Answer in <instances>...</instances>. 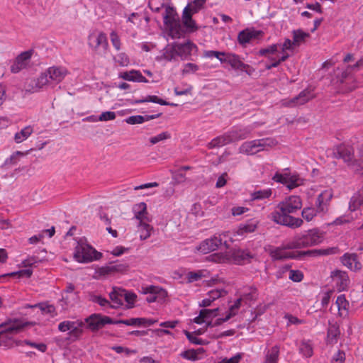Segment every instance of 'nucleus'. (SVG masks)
<instances>
[{"instance_id": "37", "label": "nucleus", "mask_w": 363, "mask_h": 363, "mask_svg": "<svg viewBox=\"0 0 363 363\" xmlns=\"http://www.w3.org/2000/svg\"><path fill=\"white\" fill-rule=\"evenodd\" d=\"M29 152L28 151L26 152H21V151H16L14 152L9 157L6 158L3 164V166H9V165H16L18 163L21 158L23 157L26 156Z\"/></svg>"}, {"instance_id": "28", "label": "nucleus", "mask_w": 363, "mask_h": 363, "mask_svg": "<svg viewBox=\"0 0 363 363\" xmlns=\"http://www.w3.org/2000/svg\"><path fill=\"white\" fill-rule=\"evenodd\" d=\"M225 63L229 64L233 68L243 70L247 65L244 64L238 55L229 52H225Z\"/></svg>"}, {"instance_id": "33", "label": "nucleus", "mask_w": 363, "mask_h": 363, "mask_svg": "<svg viewBox=\"0 0 363 363\" xmlns=\"http://www.w3.org/2000/svg\"><path fill=\"white\" fill-rule=\"evenodd\" d=\"M292 37L294 42V45L298 47L305 43L306 39L310 37V34L301 29H297L292 31Z\"/></svg>"}, {"instance_id": "63", "label": "nucleus", "mask_w": 363, "mask_h": 363, "mask_svg": "<svg viewBox=\"0 0 363 363\" xmlns=\"http://www.w3.org/2000/svg\"><path fill=\"white\" fill-rule=\"evenodd\" d=\"M33 274V271L30 269H25L20 270L18 272H12L11 274H9L8 275L11 277H16L18 276V277H30Z\"/></svg>"}, {"instance_id": "64", "label": "nucleus", "mask_w": 363, "mask_h": 363, "mask_svg": "<svg viewBox=\"0 0 363 363\" xmlns=\"http://www.w3.org/2000/svg\"><path fill=\"white\" fill-rule=\"evenodd\" d=\"M199 70V66L194 63H186L182 70L183 74L194 73Z\"/></svg>"}, {"instance_id": "39", "label": "nucleus", "mask_w": 363, "mask_h": 363, "mask_svg": "<svg viewBox=\"0 0 363 363\" xmlns=\"http://www.w3.org/2000/svg\"><path fill=\"white\" fill-rule=\"evenodd\" d=\"M157 116H140V115H136V116H132L128 118H126L125 119V121L128 124H141L144 122L148 121L149 120L154 119Z\"/></svg>"}, {"instance_id": "26", "label": "nucleus", "mask_w": 363, "mask_h": 363, "mask_svg": "<svg viewBox=\"0 0 363 363\" xmlns=\"http://www.w3.org/2000/svg\"><path fill=\"white\" fill-rule=\"evenodd\" d=\"M243 306L245 305L242 301V299H240V297L238 298L234 303L230 306L229 311L226 315L224 318L217 319L216 324H221L230 320L232 317L235 316L238 313L240 308Z\"/></svg>"}, {"instance_id": "5", "label": "nucleus", "mask_w": 363, "mask_h": 363, "mask_svg": "<svg viewBox=\"0 0 363 363\" xmlns=\"http://www.w3.org/2000/svg\"><path fill=\"white\" fill-rule=\"evenodd\" d=\"M163 21L172 38H179L184 34L179 16L172 6H165Z\"/></svg>"}, {"instance_id": "51", "label": "nucleus", "mask_w": 363, "mask_h": 363, "mask_svg": "<svg viewBox=\"0 0 363 363\" xmlns=\"http://www.w3.org/2000/svg\"><path fill=\"white\" fill-rule=\"evenodd\" d=\"M143 102H152L155 104H158L160 105H170L172 106H177L174 104H169L165 101L164 100L159 98L157 96L152 95V96H148L145 99L140 100L138 101V103H143Z\"/></svg>"}, {"instance_id": "34", "label": "nucleus", "mask_w": 363, "mask_h": 363, "mask_svg": "<svg viewBox=\"0 0 363 363\" xmlns=\"http://www.w3.org/2000/svg\"><path fill=\"white\" fill-rule=\"evenodd\" d=\"M162 57L167 61L177 60V52L176 50L175 43L168 44L163 50Z\"/></svg>"}, {"instance_id": "38", "label": "nucleus", "mask_w": 363, "mask_h": 363, "mask_svg": "<svg viewBox=\"0 0 363 363\" xmlns=\"http://www.w3.org/2000/svg\"><path fill=\"white\" fill-rule=\"evenodd\" d=\"M340 332L339 327L336 324L330 325L328 330L327 342L329 344H335L337 342V337Z\"/></svg>"}, {"instance_id": "61", "label": "nucleus", "mask_w": 363, "mask_h": 363, "mask_svg": "<svg viewBox=\"0 0 363 363\" xmlns=\"http://www.w3.org/2000/svg\"><path fill=\"white\" fill-rule=\"evenodd\" d=\"M208 294L209 296H211V298L215 301L218 298L226 295L227 291L223 289H216L211 290Z\"/></svg>"}, {"instance_id": "27", "label": "nucleus", "mask_w": 363, "mask_h": 363, "mask_svg": "<svg viewBox=\"0 0 363 363\" xmlns=\"http://www.w3.org/2000/svg\"><path fill=\"white\" fill-rule=\"evenodd\" d=\"M335 305L337 308L338 315L341 318H346L349 315L350 303L346 299L345 295L337 296Z\"/></svg>"}, {"instance_id": "10", "label": "nucleus", "mask_w": 363, "mask_h": 363, "mask_svg": "<svg viewBox=\"0 0 363 363\" xmlns=\"http://www.w3.org/2000/svg\"><path fill=\"white\" fill-rule=\"evenodd\" d=\"M88 44L99 54H104L108 46L106 34L99 31L92 32L89 35Z\"/></svg>"}, {"instance_id": "15", "label": "nucleus", "mask_w": 363, "mask_h": 363, "mask_svg": "<svg viewBox=\"0 0 363 363\" xmlns=\"http://www.w3.org/2000/svg\"><path fill=\"white\" fill-rule=\"evenodd\" d=\"M223 240L216 235L203 240L197 247L196 250L202 254H207L216 250L222 245Z\"/></svg>"}, {"instance_id": "32", "label": "nucleus", "mask_w": 363, "mask_h": 363, "mask_svg": "<svg viewBox=\"0 0 363 363\" xmlns=\"http://www.w3.org/2000/svg\"><path fill=\"white\" fill-rule=\"evenodd\" d=\"M191 13L189 11V5H188L184 8L182 14L183 24L189 31H193L196 28L195 21L191 18Z\"/></svg>"}, {"instance_id": "24", "label": "nucleus", "mask_w": 363, "mask_h": 363, "mask_svg": "<svg viewBox=\"0 0 363 363\" xmlns=\"http://www.w3.org/2000/svg\"><path fill=\"white\" fill-rule=\"evenodd\" d=\"M134 218L138 221V223H147L150 221L147 205L144 202H140L133 207Z\"/></svg>"}, {"instance_id": "48", "label": "nucleus", "mask_w": 363, "mask_h": 363, "mask_svg": "<svg viewBox=\"0 0 363 363\" xmlns=\"http://www.w3.org/2000/svg\"><path fill=\"white\" fill-rule=\"evenodd\" d=\"M33 307H38L40 311L45 314H50L51 316L56 315L55 308L53 305L48 304V303H40L35 304Z\"/></svg>"}, {"instance_id": "36", "label": "nucleus", "mask_w": 363, "mask_h": 363, "mask_svg": "<svg viewBox=\"0 0 363 363\" xmlns=\"http://www.w3.org/2000/svg\"><path fill=\"white\" fill-rule=\"evenodd\" d=\"M33 133V128L32 126H26L14 135V140L16 143H21L27 140Z\"/></svg>"}, {"instance_id": "16", "label": "nucleus", "mask_w": 363, "mask_h": 363, "mask_svg": "<svg viewBox=\"0 0 363 363\" xmlns=\"http://www.w3.org/2000/svg\"><path fill=\"white\" fill-rule=\"evenodd\" d=\"M175 46L177 56L182 60H189L191 55L197 51V46L190 40L184 43H175Z\"/></svg>"}, {"instance_id": "46", "label": "nucleus", "mask_w": 363, "mask_h": 363, "mask_svg": "<svg viewBox=\"0 0 363 363\" xmlns=\"http://www.w3.org/2000/svg\"><path fill=\"white\" fill-rule=\"evenodd\" d=\"M272 195L271 189H264L255 191L251 194L252 200H262L270 197Z\"/></svg>"}, {"instance_id": "25", "label": "nucleus", "mask_w": 363, "mask_h": 363, "mask_svg": "<svg viewBox=\"0 0 363 363\" xmlns=\"http://www.w3.org/2000/svg\"><path fill=\"white\" fill-rule=\"evenodd\" d=\"M243 306L245 305L242 301V299H240V297L238 298L234 303L230 306L229 311L226 315L224 318L217 319L216 324H221L230 320L232 317L235 316L238 313L240 308Z\"/></svg>"}, {"instance_id": "43", "label": "nucleus", "mask_w": 363, "mask_h": 363, "mask_svg": "<svg viewBox=\"0 0 363 363\" xmlns=\"http://www.w3.org/2000/svg\"><path fill=\"white\" fill-rule=\"evenodd\" d=\"M302 179L299 177L298 175L296 174H289L287 179H286V184L285 186L289 189H293L300 185L302 184Z\"/></svg>"}, {"instance_id": "22", "label": "nucleus", "mask_w": 363, "mask_h": 363, "mask_svg": "<svg viewBox=\"0 0 363 363\" xmlns=\"http://www.w3.org/2000/svg\"><path fill=\"white\" fill-rule=\"evenodd\" d=\"M332 278L339 291L345 290L350 283L348 275L345 272L336 271L333 272Z\"/></svg>"}, {"instance_id": "58", "label": "nucleus", "mask_w": 363, "mask_h": 363, "mask_svg": "<svg viewBox=\"0 0 363 363\" xmlns=\"http://www.w3.org/2000/svg\"><path fill=\"white\" fill-rule=\"evenodd\" d=\"M209 258L211 261L220 263L226 262L229 260L228 255L223 253L213 254L209 257Z\"/></svg>"}, {"instance_id": "3", "label": "nucleus", "mask_w": 363, "mask_h": 363, "mask_svg": "<svg viewBox=\"0 0 363 363\" xmlns=\"http://www.w3.org/2000/svg\"><path fill=\"white\" fill-rule=\"evenodd\" d=\"M323 239V233L318 228H313L296 234L291 240L287 242L286 247L289 249L309 247L319 245Z\"/></svg>"}, {"instance_id": "42", "label": "nucleus", "mask_w": 363, "mask_h": 363, "mask_svg": "<svg viewBox=\"0 0 363 363\" xmlns=\"http://www.w3.org/2000/svg\"><path fill=\"white\" fill-rule=\"evenodd\" d=\"M279 347L277 345L272 347L266 354L264 363H278Z\"/></svg>"}, {"instance_id": "54", "label": "nucleus", "mask_w": 363, "mask_h": 363, "mask_svg": "<svg viewBox=\"0 0 363 363\" xmlns=\"http://www.w3.org/2000/svg\"><path fill=\"white\" fill-rule=\"evenodd\" d=\"M171 138V134L167 132L164 131L162 133H159L158 135L151 137L150 138V142L152 145H155L159 142L164 141L165 140L169 139Z\"/></svg>"}, {"instance_id": "52", "label": "nucleus", "mask_w": 363, "mask_h": 363, "mask_svg": "<svg viewBox=\"0 0 363 363\" xmlns=\"http://www.w3.org/2000/svg\"><path fill=\"white\" fill-rule=\"evenodd\" d=\"M278 44H272L267 48L260 49L258 52V54L260 56L268 55H277V53L278 52Z\"/></svg>"}, {"instance_id": "1", "label": "nucleus", "mask_w": 363, "mask_h": 363, "mask_svg": "<svg viewBox=\"0 0 363 363\" xmlns=\"http://www.w3.org/2000/svg\"><path fill=\"white\" fill-rule=\"evenodd\" d=\"M302 207L301 199L298 196H289L281 201L276 209L270 214L269 218L277 224L286 225L291 228H299L303 221L299 218L290 216Z\"/></svg>"}, {"instance_id": "2", "label": "nucleus", "mask_w": 363, "mask_h": 363, "mask_svg": "<svg viewBox=\"0 0 363 363\" xmlns=\"http://www.w3.org/2000/svg\"><path fill=\"white\" fill-rule=\"evenodd\" d=\"M287 242L282 247H274L270 250L269 255L274 260H281L286 259H301L305 256L318 257L335 254L337 251L335 247H329L326 249L311 250L302 251L299 252H289L286 246Z\"/></svg>"}, {"instance_id": "13", "label": "nucleus", "mask_w": 363, "mask_h": 363, "mask_svg": "<svg viewBox=\"0 0 363 363\" xmlns=\"http://www.w3.org/2000/svg\"><path fill=\"white\" fill-rule=\"evenodd\" d=\"M315 97V94L312 89H306L301 91L299 94L290 99H284L282 101V105L286 107H296L297 106L303 105Z\"/></svg>"}, {"instance_id": "7", "label": "nucleus", "mask_w": 363, "mask_h": 363, "mask_svg": "<svg viewBox=\"0 0 363 363\" xmlns=\"http://www.w3.org/2000/svg\"><path fill=\"white\" fill-rule=\"evenodd\" d=\"M277 145L273 138H262L244 142L239 147V152L247 155H253L261 151L267 150L268 148Z\"/></svg>"}, {"instance_id": "23", "label": "nucleus", "mask_w": 363, "mask_h": 363, "mask_svg": "<svg viewBox=\"0 0 363 363\" xmlns=\"http://www.w3.org/2000/svg\"><path fill=\"white\" fill-rule=\"evenodd\" d=\"M341 262L344 266L352 271L359 270L362 267L360 262L357 259L356 254L345 253L341 257Z\"/></svg>"}, {"instance_id": "40", "label": "nucleus", "mask_w": 363, "mask_h": 363, "mask_svg": "<svg viewBox=\"0 0 363 363\" xmlns=\"http://www.w3.org/2000/svg\"><path fill=\"white\" fill-rule=\"evenodd\" d=\"M147 223L138 224V232L140 234V240H146L151 235L153 228Z\"/></svg>"}, {"instance_id": "21", "label": "nucleus", "mask_w": 363, "mask_h": 363, "mask_svg": "<svg viewBox=\"0 0 363 363\" xmlns=\"http://www.w3.org/2000/svg\"><path fill=\"white\" fill-rule=\"evenodd\" d=\"M251 131L252 128L250 126L233 127L228 131V134L231 143H234L247 138L250 135Z\"/></svg>"}, {"instance_id": "55", "label": "nucleus", "mask_w": 363, "mask_h": 363, "mask_svg": "<svg viewBox=\"0 0 363 363\" xmlns=\"http://www.w3.org/2000/svg\"><path fill=\"white\" fill-rule=\"evenodd\" d=\"M115 62L121 67H127L130 64L128 55L123 52L118 54L114 57Z\"/></svg>"}, {"instance_id": "12", "label": "nucleus", "mask_w": 363, "mask_h": 363, "mask_svg": "<svg viewBox=\"0 0 363 363\" xmlns=\"http://www.w3.org/2000/svg\"><path fill=\"white\" fill-rule=\"evenodd\" d=\"M33 54V50H27L19 54L11 65V72L16 74L28 68L30 65V60Z\"/></svg>"}, {"instance_id": "35", "label": "nucleus", "mask_w": 363, "mask_h": 363, "mask_svg": "<svg viewBox=\"0 0 363 363\" xmlns=\"http://www.w3.org/2000/svg\"><path fill=\"white\" fill-rule=\"evenodd\" d=\"M232 257L233 261L237 264H242L251 257L247 252L240 249L235 250L232 253Z\"/></svg>"}, {"instance_id": "56", "label": "nucleus", "mask_w": 363, "mask_h": 363, "mask_svg": "<svg viewBox=\"0 0 363 363\" xmlns=\"http://www.w3.org/2000/svg\"><path fill=\"white\" fill-rule=\"evenodd\" d=\"M137 296L134 293L123 290V298L128 304V308H132L136 301Z\"/></svg>"}, {"instance_id": "8", "label": "nucleus", "mask_w": 363, "mask_h": 363, "mask_svg": "<svg viewBox=\"0 0 363 363\" xmlns=\"http://www.w3.org/2000/svg\"><path fill=\"white\" fill-rule=\"evenodd\" d=\"M140 291L147 295L145 300L148 303L162 302L167 296V291L159 286H143Z\"/></svg>"}, {"instance_id": "29", "label": "nucleus", "mask_w": 363, "mask_h": 363, "mask_svg": "<svg viewBox=\"0 0 363 363\" xmlns=\"http://www.w3.org/2000/svg\"><path fill=\"white\" fill-rule=\"evenodd\" d=\"M239 297L242 299V301L245 306H250L252 301L257 298V291L255 288L246 287L240 293Z\"/></svg>"}, {"instance_id": "6", "label": "nucleus", "mask_w": 363, "mask_h": 363, "mask_svg": "<svg viewBox=\"0 0 363 363\" xmlns=\"http://www.w3.org/2000/svg\"><path fill=\"white\" fill-rule=\"evenodd\" d=\"M101 256V254L88 245L84 238L77 241L74 252V258L77 262L87 263L99 259Z\"/></svg>"}, {"instance_id": "11", "label": "nucleus", "mask_w": 363, "mask_h": 363, "mask_svg": "<svg viewBox=\"0 0 363 363\" xmlns=\"http://www.w3.org/2000/svg\"><path fill=\"white\" fill-rule=\"evenodd\" d=\"M91 331H96L107 324H114V321L108 316L94 313L85 318L84 322Z\"/></svg>"}, {"instance_id": "53", "label": "nucleus", "mask_w": 363, "mask_h": 363, "mask_svg": "<svg viewBox=\"0 0 363 363\" xmlns=\"http://www.w3.org/2000/svg\"><path fill=\"white\" fill-rule=\"evenodd\" d=\"M218 308L213 309L204 308L200 311L201 315H202L206 319V323H208L211 319L216 317L218 315Z\"/></svg>"}, {"instance_id": "20", "label": "nucleus", "mask_w": 363, "mask_h": 363, "mask_svg": "<svg viewBox=\"0 0 363 363\" xmlns=\"http://www.w3.org/2000/svg\"><path fill=\"white\" fill-rule=\"evenodd\" d=\"M259 225V220L252 218L245 223H240L237 229L233 232V236L239 235L245 237L247 234L252 233L256 230Z\"/></svg>"}, {"instance_id": "50", "label": "nucleus", "mask_w": 363, "mask_h": 363, "mask_svg": "<svg viewBox=\"0 0 363 363\" xmlns=\"http://www.w3.org/2000/svg\"><path fill=\"white\" fill-rule=\"evenodd\" d=\"M89 300L94 303H96L102 307L108 308L111 306L110 302L101 296L96 294H90Z\"/></svg>"}, {"instance_id": "57", "label": "nucleus", "mask_w": 363, "mask_h": 363, "mask_svg": "<svg viewBox=\"0 0 363 363\" xmlns=\"http://www.w3.org/2000/svg\"><path fill=\"white\" fill-rule=\"evenodd\" d=\"M289 273V278L293 281L299 282L303 279V274L299 270L290 269Z\"/></svg>"}, {"instance_id": "44", "label": "nucleus", "mask_w": 363, "mask_h": 363, "mask_svg": "<svg viewBox=\"0 0 363 363\" xmlns=\"http://www.w3.org/2000/svg\"><path fill=\"white\" fill-rule=\"evenodd\" d=\"M299 352L306 357H310L313 355V346L311 341L303 340L299 345Z\"/></svg>"}, {"instance_id": "59", "label": "nucleus", "mask_w": 363, "mask_h": 363, "mask_svg": "<svg viewBox=\"0 0 363 363\" xmlns=\"http://www.w3.org/2000/svg\"><path fill=\"white\" fill-rule=\"evenodd\" d=\"M116 118V113L113 111H104L102 112L98 117L99 121H113Z\"/></svg>"}, {"instance_id": "31", "label": "nucleus", "mask_w": 363, "mask_h": 363, "mask_svg": "<svg viewBox=\"0 0 363 363\" xmlns=\"http://www.w3.org/2000/svg\"><path fill=\"white\" fill-rule=\"evenodd\" d=\"M110 298L113 303L110 308H117L123 304V290L121 289H113V291L109 294Z\"/></svg>"}, {"instance_id": "9", "label": "nucleus", "mask_w": 363, "mask_h": 363, "mask_svg": "<svg viewBox=\"0 0 363 363\" xmlns=\"http://www.w3.org/2000/svg\"><path fill=\"white\" fill-rule=\"evenodd\" d=\"M84 326V323L79 320H64L59 323L57 328L60 332H68L70 337L77 339L82 335Z\"/></svg>"}, {"instance_id": "49", "label": "nucleus", "mask_w": 363, "mask_h": 363, "mask_svg": "<svg viewBox=\"0 0 363 363\" xmlns=\"http://www.w3.org/2000/svg\"><path fill=\"white\" fill-rule=\"evenodd\" d=\"M142 322V318H133L130 319L116 320L114 321V324H124L126 325L141 326Z\"/></svg>"}, {"instance_id": "19", "label": "nucleus", "mask_w": 363, "mask_h": 363, "mask_svg": "<svg viewBox=\"0 0 363 363\" xmlns=\"http://www.w3.org/2000/svg\"><path fill=\"white\" fill-rule=\"evenodd\" d=\"M50 84L45 72H43L38 77L32 79L26 82V89L30 92H38L45 86Z\"/></svg>"}, {"instance_id": "30", "label": "nucleus", "mask_w": 363, "mask_h": 363, "mask_svg": "<svg viewBox=\"0 0 363 363\" xmlns=\"http://www.w3.org/2000/svg\"><path fill=\"white\" fill-rule=\"evenodd\" d=\"M231 143V140L228 134V132L225 134L218 136L213 138L208 145V147L211 149L216 147H220L225 145Z\"/></svg>"}, {"instance_id": "47", "label": "nucleus", "mask_w": 363, "mask_h": 363, "mask_svg": "<svg viewBox=\"0 0 363 363\" xmlns=\"http://www.w3.org/2000/svg\"><path fill=\"white\" fill-rule=\"evenodd\" d=\"M254 38H255V32L246 30L239 33L238 40L240 44H245L250 43Z\"/></svg>"}, {"instance_id": "41", "label": "nucleus", "mask_w": 363, "mask_h": 363, "mask_svg": "<svg viewBox=\"0 0 363 363\" xmlns=\"http://www.w3.org/2000/svg\"><path fill=\"white\" fill-rule=\"evenodd\" d=\"M208 274L207 270H197L189 272L186 274V279L189 283H192L201 279L203 277H206Z\"/></svg>"}, {"instance_id": "60", "label": "nucleus", "mask_w": 363, "mask_h": 363, "mask_svg": "<svg viewBox=\"0 0 363 363\" xmlns=\"http://www.w3.org/2000/svg\"><path fill=\"white\" fill-rule=\"evenodd\" d=\"M23 344L35 348L38 350L40 351L41 352H45L47 350V345L44 343H35L30 340H24L23 342Z\"/></svg>"}, {"instance_id": "14", "label": "nucleus", "mask_w": 363, "mask_h": 363, "mask_svg": "<svg viewBox=\"0 0 363 363\" xmlns=\"http://www.w3.org/2000/svg\"><path fill=\"white\" fill-rule=\"evenodd\" d=\"M50 84H57L61 82L68 74L67 69L62 66H52L45 71Z\"/></svg>"}, {"instance_id": "62", "label": "nucleus", "mask_w": 363, "mask_h": 363, "mask_svg": "<svg viewBox=\"0 0 363 363\" xmlns=\"http://www.w3.org/2000/svg\"><path fill=\"white\" fill-rule=\"evenodd\" d=\"M289 175V173L277 172L273 176L272 179L277 183H280L285 185Z\"/></svg>"}, {"instance_id": "17", "label": "nucleus", "mask_w": 363, "mask_h": 363, "mask_svg": "<svg viewBox=\"0 0 363 363\" xmlns=\"http://www.w3.org/2000/svg\"><path fill=\"white\" fill-rule=\"evenodd\" d=\"M33 325L32 323L24 321L22 319L10 318L8 320L0 324V328H5V330L11 334L20 333L25 327Z\"/></svg>"}, {"instance_id": "45", "label": "nucleus", "mask_w": 363, "mask_h": 363, "mask_svg": "<svg viewBox=\"0 0 363 363\" xmlns=\"http://www.w3.org/2000/svg\"><path fill=\"white\" fill-rule=\"evenodd\" d=\"M363 205V191L362 194H355L350 199L349 208L351 211L357 210L359 206Z\"/></svg>"}, {"instance_id": "4", "label": "nucleus", "mask_w": 363, "mask_h": 363, "mask_svg": "<svg viewBox=\"0 0 363 363\" xmlns=\"http://www.w3.org/2000/svg\"><path fill=\"white\" fill-rule=\"evenodd\" d=\"M333 197L331 189L321 192L315 201V207H306L302 210L301 216L307 222L312 221L318 215L324 216L328 211V203Z\"/></svg>"}, {"instance_id": "18", "label": "nucleus", "mask_w": 363, "mask_h": 363, "mask_svg": "<svg viewBox=\"0 0 363 363\" xmlns=\"http://www.w3.org/2000/svg\"><path fill=\"white\" fill-rule=\"evenodd\" d=\"M333 157L341 159L348 165H351L353 158L352 148L343 144L340 145L333 149Z\"/></svg>"}]
</instances>
